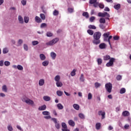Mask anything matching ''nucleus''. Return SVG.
<instances>
[{
  "mask_svg": "<svg viewBox=\"0 0 131 131\" xmlns=\"http://www.w3.org/2000/svg\"><path fill=\"white\" fill-rule=\"evenodd\" d=\"M23 102H25L28 105H34V102L30 99L23 98Z\"/></svg>",
  "mask_w": 131,
  "mask_h": 131,
  "instance_id": "423d86ee",
  "label": "nucleus"
},
{
  "mask_svg": "<svg viewBox=\"0 0 131 131\" xmlns=\"http://www.w3.org/2000/svg\"><path fill=\"white\" fill-rule=\"evenodd\" d=\"M46 35L47 37H52L53 36V33L51 32H47Z\"/></svg>",
  "mask_w": 131,
  "mask_h": 131,
  "instance_id": "f704fd0d",
  "label": "nucleus"
},
{
  "mask_svg": "<svg viewBox=\"0 0 131 131\" xmlns=\"http://www.w3.org/2000/svg\"><path fill=\"white\" fill-rule=\"evenodd\" d=\"M98 17H102V18H104V17H110V14L109 13H107L106 12H104L103 13L102 12H99L98 14Z\"/></svg>",
  "mask_w": 131,
  "mask_h": 131,
  "instance_id": "39448f33",
  "label": "nucleus"
},
{
  "mask_svg": "<svg viewBox=\"0 0 131 131\" xmlns=\"http://www.w3.org/2000/svg\"><path fill=\"white\" fill-rule=\"evenodd\" d=\"M111 59V57L109 55H105L103 56V60L104 61H108V60H110Z\"/></svg>",
  "mask_w": 131,
  "mask_h": 131,
  "instance_id": "4be33fe9",
  "label": "nucleus"
},
{
  "mask_svg": "<svg viewBox=\"0 0 131 131\" xmlns=\"http://www.w3.org/2000/svg\"><path fill=\"white\" fill-rule=\"evenodd\" d=\"M24 21L25 23H26V24L28 23L29 22V17H28V16H25Z\"/></svg>",
  "mask_w": 131,
  "mask_h": 131,
  "instance_id": "ea45409f",
  "label": "nucleus"
},
{
  "mask_svg": "<svg viewBox=\"0 0 131 131\" xmlns=\"http://www.w3.org/2000/svg\"><path fill=\"white\" fill-rule=\"evenodd\" d=\"M4 65L7 67L10 66V65H11V62L9 61H5L4 62Z\"/></svg>",
  "mask_w": 131,
  "mask_h": 131,
  "instance_id": "37998d69",
  "label": "nucleus"
},
{
  "mask_svg": "<svg viewBox=\"0 0 131 131\" xmlns=\"http://www.w3.org/2000/svg\"><path fill=\"white\" fill-rule=\"evenodd\" d=\"M99 28L101 29H105V28H106V26H105V25L103 24H100L99 25Z\"/></svg>",
  "mask_w": 131,
  "mask_h": 131,
  "instance_id": "79ce46f5",
  "label": "nucleus"
},
{
  "mask_svg": "<svg viewBox=\"0 0 131 131\" xmlns=\"http://www.w3.org/2000/svg\"><path fill=\"white\" fill-rule=\"evenodd\" d=\"M42 64L43 66L47 67L49 65V61L45 60L42 62Z\"/></svg>",
  "mask_w": 131,
  "mask_h": 131,
  "instance_id": "7c9ffc66",
  "label": "nucleus"
},
{
  "mask_svg": "<svg viewBox=\"0 0 131 131\" xmlns=\"http://www.w3.org/2000/svg\"><path fill=\"white\" fill-rule=\"evenodd\" d=\"M17 69L18 70L22 71L23 70V67L20 64H18L17 65Z\"/></svg>",
  "mask_w": 131,
  "mask_h": 131,
  "instance_id": "4d7b16f0",
  "label": "nucleus"
},
{
  "mask_svg": "<svg viewBox=\"0 0 131 131\" xmlns=\"http://www.w3.org/2000/svg\"><path fill=\"white\" fill-rule=\"evenodd\" d=\"M46 109H47V105H46V104L38 107V110L39 111H43L44 110H46Z\"/></svg>",
  "mask_w": 131,
  "mask_h": 131,
  "instance_id": "f8f14e48",
  "label": "nucleus"
},
{
  "mask_svg": "<svg viewBox=\"0 0 131 131\" xmlns=\"http://www.w3.org/2000/svg\"><path fill=\"white\" fill-rule=\"evenodd\" d=\"M68 12H69V13H73V11L74 9L73 8H68Z\"/></svg>",
  "mask_w": 131,
  "mask_h": 131,
  "instance_id": "774afa93",
  "label": "nucleus"
},
{
  "mask_svg": "<svg viewBox=\"0 0 131 131\" xmlns=\"http://www.w3.org/2000/svg\"><path fill=\"white\" fill-rule=\"evenodd\" d=\"M40 17L42 20H46V15L45 14L41 13L40 14Z\"/></svg>",
  "mask_w": 131,
  "mask_h": 131,
  "instance_id": "864d4df0",
  "label": "nucleus"
},
{
  "mask_svg": "<svg viewBox=\"0 0 131 131\" xmlns=\"http://www.w3.org/2000/svg\"><path fill=\"white\" fill-rule=\"evenodd\" d=\"M73 107L76 110H79V105L78 104H74L73 105Z\"/></svg>",
  "mask_w": 131,
  "mask_h": 131,
  "instance_id": "a878e982",
  "label": "nucleus"
},
{
  "mask_svg": "<svg viewBox=\"0 0 131 131\" xmlns=\"http://www.w3.org/2000/svg\"><path fill=\"white\" fill-rule=\"evenodd\" d=\"M92 98H93V95H92V93H89L88 95V100H92Z\"/></svg>",
  "mask_w": 131,
  "mask_h": 131,
  "instance_id": "09e8293b",
  "label": "nucleus"
},
{
  "mask_svg": "<svg viewBox=\"0 0 131 131\" xmlns=\"http://www.w3.org/2000/svg\"><path fill=\"white\" fill-rule=\"evenodd\" d=\"M87 32L89 34H90V35H94V31L92 30H88Z\"/></svg>",
  "mask_w": 131,
  "mask_h": 131,
  "instance_id": "c9c22d12",
  "label": "nucleus"
},
{
  "mask_svg": "<svg viewBox=\"0 0 131 131\" xmlns=\"http://www.w3.org/2000/svg\"><path fill=\"white\" fill-rule=\"evenodd\" d=\"M89 29H97V27L94 25H90L89 26Z\"/></svg>",
  "mask_w": 131,
  "mask_h": 131,
  "instance_id": "a18cd8bd",
  "label": "nucleus"
},
{
  "mask_svg": "<svg viewBox=\"0 0 131 131\" xmlns=\"http://www.w3.org/2000/svg\"><path fill=\"white\" fill-rule=\"evenodd\" d=\"M68 123L71 126H74L75 125V123L72 120H69Z\"/></svg>",
  "mask_w": 131,
  "mask_h": 131,
  "instance_id": "f3484780",
  "label": "nucleus"
},
{
  "mask_svg": "<svg viewBox=\"0 0 131 131\" xmlns=\"http://www.w3.org/2000/svg\"><path fill=\"white\" fill-rule=\"evenodd\" d=\"M99 22L101 24H105L106 23V20H105V18H100L99 19Z\"/></svg>",
  "mask_w": 131,
  "mask_h": 131,
  "instance_id": "5701e85b",
  "label": "nucleus"
},
{
  "mask_svg": "<svg viewBox=\"0 0 131 131\" xmlns=\"http://www.w3.org/2000/svg\"><path fill=\"white\" fill-rule=\"evenodd\" d=\"M51 120H53V121L54 122L55 124V127L57 128V129H60V127H61V125L58 123L57 121V119L55 118H52L51 119Z\"/></svg>",
  "mask_w": 131,
  "mask_h": 131,
  "instance_id": "20e7f679",
  "label": "nucleus"
},
{
  "mask_svg": "<svg viewBox=\"0 0 131 131\" xmlns=\"http://www.w3.org/2000/svg\"><path fill=\"white\" fill-rule=\"evenodd\" d=\"M24 49L25 51H28V46L26 44L24 45Z\"/></svg>",
  "mask_w": 131,
  "mask_h": 131,
  "instance_id": "bf43d9fd",
  "label": "nucleus"
},
{
  "mask_svg": "<svg viewBox=\"0 0 131 131\" xmlns=\"http://www.w3.org/2000/svg\"><path fill=\"white\" fill-rule=\"evenodd\" d=\"M54 42H53L52 40L46 43V46H53L54 45Z\"/></svg>",
  "mask_w": 131,
  "mask_h": 131,
  "instance_id": "de8ad7c7",
  "label": "nucleus"
},
{
  "mask_svg": "<svg viewBox=\"0 0 131 131\" xmlns=\"http://www.w3.org/2000/svg\"><path fill=\"white\" fill-rule=\"evenodd\" d=\"M126 90L125 88H122L120 91V94H124L125 93Z\"/></svg>",
  "mask_w": 131,
  "mask_h": 131,
  "instance_id": "5fc2aeb1",
  "label": "nucleus"
},
{
  "mask_svg": "<svg viewBox=\"0 0 131 131\" xmlns=\"http://www.w3.org/2000/svg\"><path fill=\"white\" fill-rule=\"evenodd\" d=\"M95 87L96 88V89H98V88H100V86H101V83L96 82L94 84Z\"/></svg>",
  "mask_w": 131,
  "mask_h": 131,
  "instance_id": "c756f323",
  "label": "nucleus"
},
{
  "mask_svg": "<svg viewBox=\"0 0 131 131\" xmlns=\"http://www.w3.org/2000/svg\"><path fill=\"white\" fill-rule=\"evenodd\" d=\"M114 62H115V58H111L110 59L109 62L106 64V67H112V66H113V65H114Z\"/></svg>",
  "mask_w": 131,
  "mask_h": 131,
  "instance_id": "7ed1b4c3",
  "label": "nucleus"
},
{
  "mask_svg": "<svg viewBox=\"0 0 131 131\" xmlns=\"http://www.w3.org/2000/svg\"><path fill=\"white\" fill-rule=\"evenodd\" d=\"M32 43L33 46H36V45H38L39 42L38 41H33Z\"/></svg>",
  "mask_w": 131,
  "mask_h": 131,
  "instance_id": "052dcab7",
  "label": "nucleus"
},
{
  "mask_svg": "<svg viewBox=\"0 0 131 131\" xmlns=\"http://www.w3.org/2000/svg\"><path fill=\"white\" fill-rule=\"evenodd\" d=\"M42 114L45 116L50 115L51 114L48 111H43L42 112Z\"/></svg>",
  "mask_w": 131,
  "mask_h": 131,
  "instance_id": "58836bf2",
  "label": "nucleus"
},
{
  "mask_svg": "<svg viewBox=\"0 0 131 131\" xmlns=\"http://www.w3.org/2000/svg\"><path fill=\"white\" fill-rule=\"evenodd\" d=\"M61 126L62 127V129L67 128V125L66 124V123H64V122L61 123Z\"/></svg>",
  "mask_w": 131,
  "mask_h": 131,
  "instance_id": "49530a36",
  "label": "nucleus"
},
{
  "mask_svg": "<svg viewBox=\"0 0 131 131\" xmlns=\"http://www.w3.org/2000/svg\"><path fill=\"white\" fill-rule=\"evenodd\" d=\"M2 91H3V92H5V93H7L8 92V88H7L6 85H4L2 86Z\"/></svg>",
  "mask_w": 131,
  "mask_h": 131,
  "instance_id": "a211bd4d",
  "label": "nucleus"
},
{
  "mask_svg": "<svg viewBox=\"0 0 131 131\" xmlns=\"http://www.w3.org/2000/svg\"><path fill=\"white\" fill-rule=\"evenodd\" d=\"M52 42H53V44L55 45V43H57L58 41H59V38H55L53 39L52 40Z\"/></svg>",
  "mask_w": 131,
  "mask_h": 131,
  "instance_id": "4c0bfd02",
  "label": "nucleus"
},
{
  "mask_svg": "<svg viewBox=\"0 0 131 131\" xmlns=\"http://www.w3.org/2000/svg\"><path fill=\"white\" fill-rule=\"evenodd\" d=\"M45 84V79H41L39 81V85L40 86H41Z\"/></svg>",
  "mask_w": 131,
  "mask_h": 131,
  "instance_id": "6ab92c4d",
  "label": "nucleus"
},
{
  "mask_svg": "<svg viewBox=\"0 0 131 131\" xmlns=\"http://www.w3.org/2000/svg\"><path fill=\"white\" fill-rule=\"evenodd\" d=\"M98 2H97V0L89 1V4H90V5H93V7H94V8H98Z\"/></svg>",
  "mask_w": 131,
  "mask_h": 131,
  "instance_id": "0eeeda50",
  "label": "nucleus"
},
{
  "mask_svg": "<svg viewBox=\"0 0 131 131\" xmlns=\"http://www.w3.org/2000/svg\"><path fill=\"white\" fill-rule=\"evenodd\" d=\"M79 117L81 118V119H84L85 118V116L83 114H79Z\"/></svg>",
  "mask_w": 131,
  "mask_h": 131,
  "instance_id": "a19ab883",
  "label": "nucleus"
},
{
  "mask_svg": "<svg viewBox=\"0 0 131 131\" xmlns=\"http://www.w3.org/2000/svg\"><path fill=\"white\" fill-rule=\"evenodd\" d=\"M113 38H114V40H118V39H119V36H114L113 37Z\"/></svg>",
  "mask_w": 131,
  "mask_h": 131,
  "instance_id": "69168bd1",
  "label": "nucleus"
},
{
  "mask_svg": "<svg viewBox=\"0 0 131 131\" xmlns=\"http://www.w3.org/2000/svg\"><path fill=\"white\" fill-rule=\"evenodd\" d=\"M122 79V77L120 75H119L116 77L117 80H121Z\"/></svg>",
  "mask_w": 131,
  "mask_h": 131,
  "instance_id": "13d9d810",
  "label": "nucleus"
},
{
  "mask_svg": "<svg viewBox=\"0 0 131 131\" xmlns=\"http://www.w3.org/2000/svg\"><path fill=\"white\" fill-rule=\"evenodd\" d=\"M7 128L8 130L9 131H12L13 130V127L11 125H8L7 127Z\"/></svg>",
  "mask_w": 131,
  "mask_h": 131,
  "instance_id": "e2e57ef3",
  "label": "nucleus"
},
{
  "mask_svg": "<svg viewBox=\"0 0 131 131\" xmlns=\"http://www.w3.org/2000/svg\"><path fill=\"white\" fill-rule=\"evenodd\" d=\"M82 16H83V17H85L86 19L89 18V17H90V16L89 15V13L86 12H83L82 13Z\"/></svg>",
  "mask_w": 131,
  "mask_h": 131,
  "instance_id": "cd10ccee",
  "label": "nucleus"
},
{
  "mask_svg": "<svg viewBox=\"0 0 131 131\" xmlns=\"http://www.w3.org/2000/svg\"><path fill=\"white\" fill-rule=\"evenodd\" d=\"M99 7L100 9H104V8H105V6L103 3H99V2H98L97 7Z\"/></svg>",
  "mask_w": 131,
  "mask_h": 131,
  "instance_id": "412c9836",
  "label": "nucleus"
},
{
  "mask_svg": "<svg viewBox=\"0 0 131 131\" xmlns=\"http://www.w3.org/2000/svg\"><path fill=\"white\" fill-rule=\"evenodd\" d=\"M95 19H96V17H95V16L91 17L90 18V22H94V20H95Z\"/></svg>",
  "mask_w": 131,
  "mask_h": 131,
  "instance_id": "680f3d73",
  "label": "nucleus"
},
{
  "mask_svg": "<svg viewBox=\"0 0 131 131\" xmlns=\"http://www.w3.org/2000/svg\"><path fill=\"white\" fill-rule=\"evenodd\" d=\"M79 79L80 81H82V82L84 81V76H83V74H81Z\"/></svg>",
  "mask_w": 131,
  "mask_h": 131,
  "instance_id": "e433bc0d",
  "label": "nucleus"
},
{
  "mask_svg": "<svg viewBox=\"0 0 131 131\" xmlns=\"http://www.w3.org/2000/svg\"><path fill=\"white\" fill-rule=\"evenodd\" d=\"M120 7H121V5L119 4H118L114 6V9H115V10H119V9H120Z\"/></svg>",
  "mask_w": 131,
  "mask_h": 131,
  "instance_id": "b1692460",
  "label": "nucleus"
},
{
  "mask_svg": "<svg viewBox=\"0 0 131 131\" xmlns=\"http://www.w3.org/2000/svg\"><path fill=\"white\" fill-rule=\"evenodd\" d=\"M109 35H110V32H107L105 33L104 34H103V37H109Z\"/></svg>",
  "mask_w": 131,
  "mask_h": 131,
  "instance_id": "c03bdc74",
  "label": "nucleus"
},
{
  "mask_svg": "<svg viewBox=\"0 0 131 131\" xmlns=\"http://www.w3.org/2000/svg\"><path fill=\"white\" fill-rule=\"evenodd\" d=\"M35 19L37 23H41V22H42V20H41V19L37 16H35Z\"/></svg>",
  "mask_w": 131,
  "mask_h": 131,
  "instance_id": "4468645a",
  "label": "nucleus"
},
{
  "mask_svg": "<svg viewBox=\"0 0 131 131\" xmlns=\"http://www.w3.org/2000/svg\"><path fill=\"white\" fill-rule=\"evenodd\" d=\"M40 59L41 60V61H45L46 60V55L43 54H41L39 55Z\"/></svg>",
  "mask_w": 131,
  "mask_h": 131,
  "instance_id": "dca6fc26",
  "label": "nucleus"
},
{
  "mask_svg": "<svg viewBox=\"0 0 131 131\" xmlns=\"http://www.w3.org/2000/svg\"><path fill=\"white\" fill-rule=\"evenodd\" d=\"M99 49H101V50H104L106 49V45L105 44V43H101L99 46Z\"/></svg>",
  "mask_w": 131,
  "mask_h": 131,
  "instance_id": "9b49d317",
  "label": "nucleus"
},
{
  "mask_svg": "<svg viewBox=\"0 0 131 131\" xmlns=\"http://www.w3.org/2000/svg\"><path fill=\"white\" fill-rule=\"evenodd\" d=\"M57 107L59 110H62L64 108V106L61 103L57 104Z\"/></svg>",
  "mask_w": 131,
  "mask_h": 131,
  "instance_id": "aec40b11",
  "label": "nucleus"
},
{
  "mask_svg": "<svg viewBox=\"0 0 131 131\" xmlns=\"http://www.w3.org/2000/svg\"><path fill=\"white\" fill-rule=\"evenodd\" d=\"M23 43V40L19 39L17 41V47H20Z\"/></svg>",
  "mask_w": 131,
  "mask_h": 131,
  "instance_id": "2f4dec72",
  "label": "nucleus"
},
{
  "mask_svg": "<svg viewBox=\"0 0 131 131\" xmlns=\"http://www.w3.org/2000/svg\"><path fill=\"white\" fill-rule=\"evenodd\" d=\"M53 16H58L59 15V11L57 10H54V11L53 12Z\"/></svg>",
  "mask_w": 131,
  "mask_h": 131,
  "instance_id": "473e14b6",
  "label": "nucleus"
},
{
  "mask_svg": "<svg viewBox=\"0 0 131 131\" xmlns=\"http://www.w3.org/2000/svg\"><path fill=\"white\" fill-rule=\"evenodd\" d=\"M75 72H76V70H75V69H74L71 72V76H75L76 73Z\"/></svg>",
  "mask_w": 131,
  "mask_h": 131,
  "instance_id": "603ef678",
  "label": "nucleus"
},
{
  "mask_svg": "<svg viewBox=\"0 0 131 131\" xmlns=\"http://www.w3.org/2000/svg\"><path fill=\"white\" fill-rule=\"evenodd\" d=\"M102 62H103V61L102 60V59L98 58L97 59L98 65H101V64H102Z\"/></svg>",
  "mask_w": 131,
  "mask_h": 131,
  "instance_id": "3c124183",
  "label": "nucleus"
},
{
  "mask_svg": "<svg viewBox=\"0 0 131 131\" xmlns=\"http://www.w3.org/2000/svg\"><path fill=\"white\" fill-rule=\"evenodd\" d=\"M50 56L53 60H55V59H56V57H57V54L55 52H52L50 53Z\"/></svg>",
  "mask_w": 131,
  "mask_h": 131,
  "instance_id": "ddd939ff",
  "label": "nucleus"
},
{
  "mask_svg": "<svg viewBox=\"0 0 131 131\" xmlns=\"http://www.w3.org/2000/svg\"><path fill=\"white\" fill-rule=\"evenodd\" d=\"M4 60H0V66L1 67H3L4 66Z\"/></svg>",
  "mask_w": 131,
  "mask_h": 131,
  "instance_id": "0e129e2a",
  "label": "nucleus"
},
{
  "mask_svg": "<svg viewBox=\"0 0 131 131\" xmlns=\"http://www.w3.org/2000/svg\"><path fill=\"white\" fill-rule=\"evenodd\" d=\"M98 115L101 116V119H105V115H106V113L103 112L102 111H99L98 112Z\"/></svg>",
  "mask_w": 131,
  "mask_h": 131,
  "instance_id": "6e6552de",
  "label": "nucleus"
},
{
  "mask_svg": "<svg viewBox=\"0 0 131 131\" xmlns=\"http://www.w3.org/2000/svg\"><path fill=\"white\" fill-rule=\"evenodd\" d=\"M3 54H8L9 53V50L7 48H4L3 51Z\"/></svg>",
  "mask_w": 131,
  "mask_h": 131,
  "instance_id": "6e6d98bb",
  "label": "nucleus"
},
{
  "mask_svg": "<svg viewBox=\"0 0 131 131\" xmlns=\"http://www.w3.org/2000/svg\"><path fill=\"white\" fill-rule=\"evenodd\" d=\"M129 112L127 111H124L122 113V116H124V117L129 116Z\"/></svg>",
  "mask_w": 131,
  "mask_h": 131,
  "instance_id": "9d476101",
  "label": "nucleus"
},
{
  "mask_svg": "<svg viewBox=\"0 0 131 131\" xmlns=\"http://www.w3.org/2000/svg\"><path fill=\"white\" fill-rule=\"evenodd\" d=\"M61 79V78L60 77L59 75H57L54 78V80L55 81L58 82V81H60V79Z\"/></svg>",
  "mask_w": 131,
  "mask_h": 131,
  "instance_id": "bb28decb",
  "label": "nucleus"
},
{
  "mask_svg": "<svg viewBox=\"0 0 131 131\" xmlns=\"http://www.w3.org/2000/svg\"><path fill=\"white\" fill-rule=\"evenodd\" d=\"M112 84L110 82L105 84V90L110 94L112 92Z\"/></svg>",
  "mask_w": 131,
  "mask_h": 131,
  "instance_id": "f03ea898",
  "label": "nucleus"
},
{
  "mask_svg": "<svg viewBox=\"0 0 131 131\" xmlns=\"http://www.w3.org/2000/svg\"><path fill=\"white\" fill-rule=\"evenodd\" d=\"M101 36H102V33L100 32H95L93 34V39L92 42L93 45L98 46L101 43Z\"/></svg>",
  "mask_w": 131,
  "mask_h": 131,
  "instance_id": "f257e3e1",
  "label": "nucleus"
},
{
  "mask_svg": "<svg viewBox=\"0 0 131 131\" xmlns=\"http://www.w3.org/2000/svg\"><path fill=\"white\" fill-rule=\"evenodd\" d=\"M96 129L97 130L100 129V128H101V123H97L96 124Z\"/></svg>",
  "mask_w": 131,
  "mask_h": 131,
  "instance_id": "393cba45",
  "label": "nucleus"
},
{
  "mask_svg": "<svg viewBox=\"0 0 131 131\" xmlns=\"http://www.w3.org/2000/svg\"><path fill=\"white\" fill-rule=\"evenodd\" d=\"M56 94H57V96H58V97H61V96L63 95V92H62L61 91H57L56 92Z\"/></svg>",
  "mask_w": 131,
  "mask_h": 131,
  "instance_id": "c85d7f7f",
  "label": "nucleus"
},
{
  "mask_svg": "<svg viewBox=\"0 0 131 131\" xmlns=\"http://www.w3.org/2000/svg\"><path fill=\"white\" fill-rule=\"evenodd\" d=\"M47 26H48V25H47V24L42 23L40 25V28H46V27H47Z\"/></svg>",
  "mask_w": 131,
  "mask_h": 131,
  "instance_id": "8fccbe9b",
  "label": "nucleus"
},
{
  "mask_svg": "<svg viewBox=\"0 0 131 131\" xmlns=\"http://www.w3.org/2000/svg\"><path fill=\"white\" fill-rule=\"evenodd\" d=\"M43 100H45V101H51V98L49 96H44L43 97Z\"/></svg>",
  "mask_w": 131,
  "mask_h": 131,
  "instance_id": "72a5a7b5",
  "label": "nucleus"
},
{
  "mask_svg": "<svg viewBox=\"0 0 131 131\" xmlns=\"http://www.w3.org/2000/svg\"><path fill=\"white\" fill-rule=\"evenodd\" d=\"M18 20L19 24H24V19L22 17V16L18 15Z\"/></svg>",
  "mask_w": 131,
  "mask_h": 131,
  "instance_id": "1a4fd4ad",
  "label": "nucleus"
},
{
  "mask_svg": "<svg viewBox=\"0 0 131 131\" xmlns=\"http://www.w3.org/2000/svg\"><path fill=\"white\" fill-rule=\"evenodd\" d=\"M26 3H27L26 0L21 1V4H22L23 6H26Z\"/></svg>",
  "mask_w": 131,
  "mask_h": 131,
  "instance_id": "338daca9",
  "label": "nucleus"
},
{
  "mask_svg": "<svg viewBox=\"0 0 131 131\" xmlns=\"http://www.w3.org/2000/svg\"><path fill=\"white\" fill-rule=\"evenodd\" d=\"M56 84L57 88H61V86H63V83L60 81L56 82Z\"/></svg>",
  "mask_w": 131,
  "mask_h": 131,
  "instance_id": "2eb2a0df",
  "label": "nucleus"
}]
</instances>
